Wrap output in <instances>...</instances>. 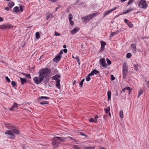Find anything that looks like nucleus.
<instances>
[{"instance_id":"nucleus-1","label":"nucleus","mask_w":149,"mask_h":149,"mask_svg":"<svg viewBox=\"0 0 149 149\" xmlns=\"http://www.w3.org/2000/svg\"><path fill=\"white\" fill-rule=\"evenodd\" d=\"M51 72L50 70L48 68L43 69L39 70L38 77H35L33 79L34 82L37 84H39Z\"/></svg>"},{"instance_id":"nucleus-2","label":"nucleus","mask_w":149,"mask_h":149,"mask_svg":"<svg viewBox=\"0 0 149 149\" xmlns=\"http://www.w3.org/2000/svg\"><path fill=\"white\" fill-rule=\"evenodd\" d=\"M10 130H7L5 132L6 134L9 135L8 137L12 139H14L15 138V136L13 134H19V131L18 128L13 127Z\"/></svg>"},{"instance_id":"nucleus-3","label":"nucleus","mask_w":149,"mask_h":149,"mask_svg":"<svg viewBox=\"0 0 149 149\" xmlns=\"http://www.w3.org/2000/svg\"><path fill=\"white\" fill-rule=\"evenodd\" d=\"M66 138L63 137H55L52 141V144L54 148H57L61 143L60 141L64 142L65 141Z\"/></svg>"},{"instance_id":"nucleus-4","label":"nucleus","mask_w":149,"mask_h":149,"mask_svg":"<svg viewBox=\"0 0 149 149\" xmlns=\"http://www.w3.org/2000/svg\"><path fill=\"white\" fill-rule=\"evenodd\" d=\"M66 138L63 137H55L52 141V144L54 148H57L61 143L60 141L64 142L65 141Z\"/></svg>"},{"instance_id":"nucleus-5","label":"nucleus","mask_w":149,"mask_h":149,"mask_svg":"<svg viewBox=\"0 0 149 149\" xmlns=\"http://www.w3.org/2000/svg\"><path fill=\"white\" fill-rule=\"evenodd\" d=\"M123 78L125 79L126 77V74L128 71V66L126 63L125 62L123 63Z\"/></svg>"},{"instance_id":"nucleus-6","label":"nucleus","mask_w":149,"mask_h":149,"mask_svg":"<svg viewBox=\"0 0 149 149\" xmlns=\"http://www.w3.org/2000/svg\"><path fill=\"white\" fill-rule=\"evenodd\" d=\"M138 5L139 7L145 9H146L148 6V4L145 0H141Z\"/></svg>"},{"instance_id":"nucleus-7","label":"nucleus","mask_w":149,"mask_h":149,"mask_svg":"<svg viewBox=\"0 0 149 149\" xmlns=\"http://www.w3.org/2000/svg\"><path fill=\"white\" fill-rule=\"evenodd\" d=\"M13 27V26L10 24H6L1 25H0V29H7Z\"/></svg>"},{"instance_id":"nucleus-8","label":"nucleus","mask_w":149,"mask_h":149,"mask_svg":"<svg viewBox=\"0 0 149 149\" xmlns=\"http://www.w3.org/2000/svg\"><path fill=\"white\" fill-rule=\"evenodd\" d=\"M99 14V13H94L87 16L84 19H92L95 17V16L98 15Z\"/></svg>"},{"instance_id":"nucleus-9","label":"nucleus","mask_w":149,"mask_h":149,"mask_svg":"<svg viewBox=\"0 0 149 149\" xmlns=\"http://www.w3.org/2000/svg\"><path fill=\"white\" fill-rule=\"evenodd\" d=\"M100 63H101V65L104 67H107V65L105 62V61L104 58H101L100 61Z\"/></svg>"},{"instance_id":"nucleus-10","label":"nucleus","mask_w":149,"mask_h":149,"mask_svg":"<svg viewBox=\"0 0 149 149\" xmlns=\"http://www.w3.org/2000/svg\"><path fill=\"white\" fill-rule=\"evenodd\" d=\"M79 29H80L79 27H77V28L74 29H73L70 31V33H71V35H73L75 34L78 31H79Z\"/></svg>"},{"instance_id":"nucleus-11","label":"nucleus","mask_w":149,"mask_h":149,"mask_svg":"<svg viewBox=\"0 0 149 149\" xmlns=\"http://www.w3.org/2000/svg\"><path fill=\"white\" fill-rule=\"evenodd\" d=\"M124 21L125 23L128 25L129 27L130 28H132L133 27V24L130 22L127 19H125Z\"/></svg>"},{"instance_id":"nucleus-12","label":"nucleus","mask_w":149,"mask_h":149,"mask_svg":"<svg viewBox=\"0 0 149 149\" xmlns=\"http://www.w3.org/2000/svg\"><path fill=\"white\" fill-rule=\"evenodd\" d=\"M101 44V47L100 48V51L102 52L104 49V47L106 45V43L102 41H100Z\"/></svg>"},{"instance_id":"nucleus-13","label":"nucleus","mask_w":149,"mask_h":149,"mask_svg":"<svg viewBox=\"0 0 149 149\" xmlns=\"http://www.w3.org/2000/svg\"><path fill=\"white\" fill-rule=\"evenodd\" d=\"M117 8V7H115L113 8L110 9V10L105 12L104 13V16L107 15L110 13H111L112 11L115 10Z\"/></svg>"},{"instance_id":"nucleus-14","label":"nucleus","mask_w":149,"mask_h":149,"mask_svg":"<svg viewBox=\"0 0 149 149\" xmlns=\"http://www.w3.org/2000/svg\"><path fill=\"white\" fill-rule=\"evenodd\" d=\"M61 58L60 56H58L57 55L53 59V61L56 63H58L60 61Z\"/></svg>"},{"instance_id":"nucleus-15","label":"nucleus","mask_w":149,"mask_h":149,"mask_svg":"<svg viewBox=\"0 0 149 149\" xmlns=\"http://www.w3.org/2000/svg\"><path fill=\"white\" fill-rule=\"evenodd\" d=\"M99 72L97 70H93L88 75V76H91L92 75H94V74H97Z\"/></svg>"},{"instance_id":"nucleus-16","label":"nucleus","mask_w":149,"mask_h":149,"mask_svg":"<svg viewBox=\"0 0 149 149\" xmlns=\"http://www.w3.org/2000/svg\"><path fill=\"white\" fill-rule=\"evenodd\" d=\"M60 77V75L58 74H57L53 76L52 77V79L53 80H54L56 81H57V80H60V79H59Z\"/></svg>"},{"instance_id":"nucleus-17","label":"nucleus","mask_w":149,"mask_h":149,"mask_svg":"<svg viewBox=\"0 0 149 149\" xmlns=\"http://www.w3.org/2000/svg\"><path fill=\"white\" fill-rule=\"evenodd\" d=\"M20 105L19 104H17L16 103H14L13 105L10 109V111L13 110L15 108H17L18 106Z\"/></svg>"},{"instance_id":"nucleus-18","label":"nucleus","mask_w":149,"mask_h":149,"mask_svg":"<svg viewBox=\"0 0 149 149\" xmlns=\"http://www.w3.org/2000/svg\"><path fill=\"white\" fill-rule=\"evenodd\" d=\"M60 80H57V81H56V86L58 88H59L60 87Z\"/></svg>"},{"instance_id":"nucleus-19","label":"nucleus","mask_w":149,"mask_h":149,"mask_svg":"<svg viewBox=\"0 0 149 149\" xmlns=\"http://www.w3.org/2000/svg\"><path fill=\"white\" fill-rule=\"evenodd\" d=\"M4 125L6 126V127L8 129H11L14 126L11 125L10 124L7 123L6 124L5 123Z\"/></svg>"},{"instance_id":"nucleus-20","label":"nucleus","mask_w":149,"mask_h":149,"mask_svg":"<svg viewBox=\"0 0 149 149\" xmlns=\"http://www.w3.org/2000/svg\"><path fill=\"white\" fill-rule=\"evenodd\" d=\"M46 16L47 17V19L48 18H53V17L52 14L51 13H47L46 14Z\"/></svg>"},{"instance_id":"nucleus-21","label":"nucleus","mask_w":149,"mask_h":149,"mask_svg":"<svg viewBox=\"0 0 149 149\" xmlns=\"http://www.w3.org/2000/svg\"><path fill=\"white\" fill-rule=\"evenodd\" d=\"M131 47L132 49L133 50V51L134 52H136V45L134 44H132L131 45Z\"/></svg>"},{"instance_id":"nucleus-22","label":"nucleus","mask_w":149,"mask_h":149,"mask_svg":"<svg viewBox=\"0 0 149 149\" xmlns=\"http://www.w3.org/2000/svg\"><path fill=\"white\" fill-rule=\"evenodd\" d=\"M20 80L22 84V85L23 84L26 82V78H20Z\"/></svg>"},{"instance_id":"nucleus-23","label":"nucleus","mask_w":149,"mask_h":149,"mask_svg":"<svg viewBox=\"0 0 149 149\" xmlns=\"http://www.w3.org/2000/svg\"><path fill=\"white\" fill-rule=\"evenodd\" d=\"M108 100H109L111 99V92L110 91H109L107 92Z\"/></svg>"},{"instance_id":"nucleus-24","label":"nucleus","mask_w":149,"mask_h":149,"mask_svg":"<svg viewBox=\"0 0 149 149\" xmlns=\"http://www.w3.org/2000/svg\"><path fill=\"white\" fill-rule=\"evenodd\" d=\"M14 5V3L12 1H10L8 4V6L10 8L13 7Z\"/></svg>"},{"instance_id":"nucleus-25","label":"nucleus","mask_w":149,"mask_h":149,"mask_svg":"<svg viewBox=\"0 0 149 149\" xmlns=\"http://www.w3.org/2000/svg\"><path fill=\"white\" fill-rule=\"evenodd\" d=\"M104 110L106 114L108 113L109 112L110 110V107H108L107 108L104 109Z\"/></svg>"},{"instance_id":"nucleus-26","label":"nucleus","mask_w":149,"mask_h":149,"mask_svg":"<svg viewBox=\"0 0 149 149\" xmlns=\"http://www.w3.org/2000/svg\"><path fill=\"white\" fill-rule=\"evenodd\" d=\"M13 10L14 12H18L19 11V7L17 6L13 8Z\"/></svg>"},{"instance_id":"nucleus-27","label":"nucleus","mask_w":149,"mask_h":149,"mask_svg":"<svg viewBox=\"0 0 149 149\" xmlns=\"http://www.w3.org/2000/svg\"><path fill=\"white\" fill-rule=\"evenodd\" d=\"M143 93V91L142 90L140 89L138 93V98H139L140 96Z\"/></svg>"},{"instance_id":"nucleus-28","label":"nucleus","mask_w":149,"mask_h":149,"mask_svg":"<svg viewBox=\"0 0 149 149\" xmlns=\"http://www.w3.org/2000/svg\"><path fill=\"white\" fill-rule=\"evenodd\" d=\"M120 116L121 118H123V111L122 110H121L119 112Z\"/></svg>"},{"instance_id":"nucleus-29","label":"nucleus","mask_w":149,"mask_h":149,"mask_svg":"<svg viewBox=\"0 0 149 149\" xmlns=\"http://www.w3.org/2000/svg\"><path fill=\"white\" fill-rule=\"evenodd\" d=\"M49 98L48 97H43V96H41L38 99V100H41V99H48Z\"/></svg>"},{"instance_id":"nucleus-30","label":"nucleus","mask_w":149,"mask_h":149,"mask_svg":"<svg viewBox=\"0 0 149 149\" xmlns=\"http://www.w3.org/2000/svg\"><path fill=\"white\" fill-rule=\"evenodd\" d=\"M133 10V8L129 9L125 11L124 12V13H127L129 12H131Z\"/></svg>"},{"instance_id":"nucleus-31","label":"nucleus","mask_w":149,"mask_h":149,"mask_svg":"<svg viewBox=\"0 0 149 149\" xmlns=\"http://www.w3.org/2000/svg\"><path fill=\"white\" fill-rule=\"evenodd\" d=\"M85 149H95V147L94 146H89L86 147L85 148Z\"/></svg>"},{"instance_id":"nucleus-32","label":"nucleus","mask_w":149,"mask_h":149,"mask_svg":"<svg viewBox=\"0 0 149 149\" xmlns=\"http://www.w3.org/2000/svg\"><path fill=\"white\" fill-rule=\"evenodd\" d=\"M89 121L90 122H94L95 123L97 122L96 120H94L93 118H91L89 119Z\"/></svg>"},{"instance_id":"nucleus-33","label":"nucleus","mask_w":149,"mask_h":149,"mask_svg":"<svg viewBox=\"0 0 149 149\" xmlns=\"http://www.w3.org/2000/svg\"><path fill=\"white\" fill-rule=\"evenodd\" d=\"M49 102L45 101H43L42 102H40V104H48Z\"/></svg>"},{"instance_id":"nucleus-34","label":"nucleus","mask_w":149,"mask_h":149,"mask_svg":"<svg viewBox=\"0 0 149 149\" xmlns=\"http://www.w3.org/2000/svg\"><path fill=\"white\" fill-rule=\"evenodd\" d=\"M134 68H135V70L136 71H139V70L138 68V65L137 64V65L134 64Z\"/></svg>"},{"instance_id":"nucleus-35","label":"nucleus","mask_w":149,"mask_h":149,"mask_svg":"<svg viewBox=\"0 0 149 149\" xmlns=\"http://www.w3.org/2000/svg\"><path fill=\"white\" fill-rule=\"evenodd\" d=\"M36 36L37 39H38L40 38V34L38 32H37L36 33Z\"/></svg>"},{"instance_id":"nucleus-36","label":"nucleus","mask_w":149,"mask_h":149,"mask_svg":"<svg viewBox=\"0 0 149 149\" xmlns=\"http://www.w3.org/2000/svg\"><path fill=\"white\" fill-rule=\"evenodd\" d=\"M11 84L13 87H15L17 85L16 83L14 81H12L11 82Z\"/></svg>"},{"instance_id":"nucleus-37","label":"nucleus","mask_w":149,"mask_h":149,"mask_svg":"<svg viewBox=\"0 0 149 149\" xmlns=\"http://www.w3.org/2000/svg\"><path fill=\"white\" fill-rule=\"evenodd\" d=\"M132 56L131 54L130 53H128L126 55V57L127 58H130Z\"/></svg>"},{"instance_id":"nucleus-38","label":"nucleus","mask_w":149,"mask_h":149,"mask_svg":"<svg viewBox=\"0 0 149 149\" xmlns=\"http://www.w3.org/2000/svg\"><path fill=\"white\" fill-rule=\"evenodd\" d=\"M126 90H128L129 91V94H130L131 93V92L132 91V89L129 87H126Z\"/></svg>"},{"instance_id":"nucleus-39","label":"nucleus","mask_w":149,"mask_h":149,"mask_svg":"<svg viewBox=\"0 0 149 149\" xmlns=\"http://www.w3.org/2000/svg\"><path fill=\"white\" fill-rule=\"evenodd\" d=\"M73 147L74 149H80L79 146L78 145H74L73 146Z\"/></svg>"},{"instance_id":"nucleus-40","label":"nucleus","mask_w":149,"mask_h":149,"mask_svg":"<svg viewBox=\"0 0 149 149\" xmlns=\"http://www.w3.org/2000/svg\"><path fill=\"white\" fill-rule=\"evenodd\" d=\"M84 81V79H83L79 83V85L81 86V87H82L83 83Z\"/></svg>"},{"instance_id":"nucleus-41","label":"nucleus","mask_w":149,"mask_h":149,"mask_svg":"<svg viewBox=\"0 0 149 149\" xmlns=\"http://www.w3.org/2000/svg\"><path fill=\"white\" fill-rule=\"evenodd\" d=\"M106 60L107 62L108 65H111V62L109 60L108 58H107Z\"/></svg>"},{"instance_id":"nucleus-42","label":"nucleus","mask_w":149,"mask_h":149,"mask_svg":"<svg viewBox=\"0 0 149 149\" xmlns=\"http://www.w3.org/2000/svg\"><path fill=\"white\" fill-rule=\"evenodd\" d=\"M117 34V33L116 32H114L110 34V38L113 37L114 35H115L116 34Z\"/></svg>"},{"instance_id":"nucleus-43","label":"nucleus","mask_w":149,"mask_h":149,"mask_svg":"<svg viewBox=\"0 0 149 149\" xmlns=\"http://www.w3.org/2000/svg\"><path fill=\"white\" fill-rule=\"evenodd\" d=\"M5 79H6V81L8 82V83H10V80L8 77H5Z\"/></svg>"},{"instance_id":"nucleus-44","label":"nucleus","mask_w":149,"mask_h":149,"mask_svg":"<svg viewBox=\"0 0 149 149\" xmlns=\"http://www.w3.org/2000/svg\"><path fill=\"white\" fill-rule=\"evenodd\" d=\"M111 80L113 81L115 79V77H114L113 75H111Z\"/></svg>"},{"instance_id":"nucleus-45","label":"nucleus","mask_w":149,"mask_h":149,"mask_svg":"<svg viewBox=\"0 0 149 149\" xmlns=\"http://www.w3.org/2000/svg\"><path fill=\"white\" fill-rule=\"evenodd\" d=\"M134 0H130L127 3V5H129L130 4L132 3L133 2Z\"/></svg>"},{"instance_id":"nucleus-46","label":"nucleus","mask_w":149,"mask_h":149,"mask_svg":"<svg viewBox=\"0 0 149 149\" xmlns=\"http://www.w3.org/2000/svg\"><path fill=\"white\" fill-rule=\"evenodd\" d=\"M63 54V51L62 50H61L60 51L59 54H58V56H61V57H62L61 54Z\"/></svg>"},{"instance_id":"nucleus-47","label":"nucleus","mask_w":149,"mask_h":149,"mask_svg":"<svg viewBox=\"0 0 149 149\" xmlns=\"http://www.w3.org/2000/svg\"><path fill=\"white\" fill-rule=\"evenodd\" d=\"M71 20L72 19H69V21L71 25L72 26H73L74 25V22L73 21H72Z\"/></svg>"},{"instance_id":"nucleus-48","label":"nucleus","mask_w":149,"mask_h":149,"mask_svg":"<svg viewBox=\"0 0 149 149\" xmlns=\"http://www.w3.org/2000/svg\"><path fill=\"white\" fill-rule=\"evenodd\" d=\"M54 36H60V34L58 33L57 32L55 31Z\"/></svg>"},{"instance_id":"nucleus-49","label":"nucleus","mask_w":149,"mask_h":149,"mask_svg":"<svg viewBox=\"0 0 149 149\" xmlns=\"http://www.w3.org/2000/svg\"><path fill=\"white\" fill-rule=\"evenodd\" d=\"M90 19H84V20L83 21L84 22H88Z\"/></svg>"},{"instance_id":"nucleus-50","label":"nucleus","mask_w":149,"mask_h":149,"mask_svg":"<svg viewBox=\"0 0 149 149\" xmlns=\"http://www.w3.org/2000/svg\"><path fill=\"white\" fill-rule=\"evenodd\" d=\"M75 58L77 59V62L79 64H80L79 59V58L77 56L76 58Z\"/></svg>"},{"instance_id":"nucleus-51","label":"nucleus","mask_w":149,"mask_h":149,"mask_svg":"<svg viewBox=\"0 0 149 149\" xmlns=\"http://www.w3.org/2000/svg\"><path fill=\"white\" fill-rule=\"evenodd\" d=\"M89 76H88L87 78L86 79V80L87 81H89L91 79V78L90 77H89Z\"/></svg>"},{"instance_id":"nucleus-52","label":"nucleus","mask_w":149,"mask_h":149,"mask_svg":"<svg viewBox=\"0 0 149 149\" xmlns=\"http://www.w3.org/2000/svg\"><path fill=\"white\" fill-rule=\"evenodd\" d=\"M126 90V87L122 89V91L120 92V93H122V92L125 93V90Z\"/></svg>"},{"instance_id":"nucleus-53","label":"nucleus","mask_w":149,"mask_h":149,"mask_svg":"<svg viewBox=\"0 0 149 149\" xmlns=\"http://www.w3.org/2000/svg\"><path fill=\"white\" fill-rule=\"evenodd\" d=\"M19 8V11H20L21 12H22L23 11V9L22 6H20Z\"/></svg>"},{"instance_id":"nucleus-54","label":"nucleus","mask_w":149,"mask_h":149,"mask_svg":"<svg viewBox=\"0 0 149 149\" xmlns=\"http://www.w3.org/2000/svg\"><path fill=\"white\" fill-rule=\"evenodd\" d=\"M26 76L28 78L30 79L31 78V76L30 74H27Z\"/></svg>"},{"instance_id":"nucleus-55","label":"nucleus","mask_w":149,"mask_h":149,"mask_svg":"<svg viewBox=\"0 0 149 149\" xmlns=\"http://www.w3.org/2000/svg\"><path fill=\"white\" fill-rule=\"evenodd\" d=\"M80 134L81 135H82V136H87L85 134L83 133V132H80Z\"/></svg>"},{"instance_id":"nucleus-56","label":"nucleus","mask_w":149,"mask_h":149,"mask_svg":"<svg viewBox=\"0 0 149 149\" xmlns=\"http://www.w3.org/2000/svg\"><path fill=\"white\" fill-rule=\"evenodd\" d=\"M68 19H72V14H70L69 16Z\"/></svg>"},{"instance_id":"nucleus-57","label":"nucleus","mask_w":149,"mask_h":149,"mask_svg":"<svg viewBox=\"0 0 149 149\" xmlns=\"http://www.w3.org/2000/svg\"><path fill=\"white\" fill-rule=\"evenodd\" d=\"M63 51L65 53H66L67 52L68 50L67 49H63Z\"/></svg>"},{"instance_id":"nucleus-58","label":"nucleus","mask_w":149,"mask_h":149,"mask_svg":"<svg viewBox=\"0 0 149 149\" xmlns=\"http://www.w3.org/2000/svg\"><path fill=\"white\" fill-rule=\"evenodd\" d=\"M5 9L7 10H9V8L8 7H6L5 8Z\"/></svg>"},{"instance_id":"nucleus-59","label":"nucleus","mask_w":149,"mask_h":149,"mask_svg":"<svg viewBox=\"0 0 149 149\" xmlns=\"http://www.w3.org/2000/svg\"><path fill=\"white\" fill-rule=\"evenodd\" d=\"M68 138L72 140H74L72 137L69 136Z\"/></svg>"},{"instance_id":"nucleus-60","label":"nucleus","mask_w":149,"mask_h":149,"mask_svg":"<svg viewBox=\"0 0 149 149\" xmlns=\"http://www.w3.org/2000/svg\"><path fill=\"white\" fill-rule=\"evenodd\" d=\"M49 1L54 2L56 1V0H48Z\"/></svg>"},{"instance_id":"nucleus-61","label":"nucleus","mask_w":149,"mask_h":149,"mask_svg":"<svg viewBox=\"0 0 149 149\" xmlns=\"http://www.w3.org/2000/svg\"><path fill=\"white\" fill-rule=\"evenodd\" d=\"M98 118V117L97 116H96L95 118H94V119H95V120H97V118Z\"/></svg>"},{"instance_id":"nucleus-62","label":"nucleus","mask_w":149,"mask_h":149,"mask_svg":"<svg viewBox=\"0 0 149 149\" xmlns=\"http://www.w3.org/2000/svg\"><path fill=\"white\" fill-rule=\"evenodd\" d=\"M99 149H107L104 147H101Z\"/></svg>"},{"instance_id":"nucleus-63","label":"nucleus","mask_w":149,"mask_h":149,"mask_svg":"<svg viewBox=\"0 0 149 149\" xmlns=\"http://www.w3.org/2000/svg\"><path fill=\"white\" fill-rule=\"evenodd\" d=\"M63 47L64 48H65L66 47V46L65 45H63Z\"/></svg>"},{"instance_id":"nucleus-64","label":"nucleus","mask_w":149,"mask_h":149,"mask_svg":"<svg viewBox=\"0 0 149 149\" xmlns=\"http://www.w3.org/2000/svg\"><path fill=\"white\" fill-rule=\"evenodd\" d=\"M147 84L148 86L149 87V81H148L147 82Z\"/></svg>"}]
</instances>
